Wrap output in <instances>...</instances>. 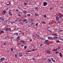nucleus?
I'll use <instances>...</instances> for the list:
<instances>
[{
  "label": "nucleus",
  "mask_w": 63,
  "mask_h": 63,
  "mask_svg": "<svg viewBox=\"0 0 63 63\" xmlns=\"http://www.w3.org/2000/svg\"><path fill=\"white\" fill-rule=\"evenodd\" d=\"M52 61H53V62H55V60L54 59Z\"/></svg>",
  "instance_id": "52"
},
{
  "label": "nucleus",
  "mask_w": 63,
  "mask_h": 63,
  "mask_svg": "<svg viewBox=\"0 0 63 63\" xmlns=\"http://www.w3.org/2000/svg\"><path fill=\"white\" fill-rule=\"evenodd\" d=\"M27 21V20L26 19H25V20H23V22H25V21Z\"/></svg>",
  "instance_id": "39"
},
{
  "label": "nucleus",
  "mask_w": 63,
  "mask_h": 63,
  "mask_svg": "<svg viewBox=\"0 0 63 63\" xmlns=\"http://www.w3.org/2000/svg\"><path fill=\"white\" fill-rule=\"evenodd\" d=\"M4 19H5L3 18L2 17H0V20H4Z\"/></svg>",
  "instance_id": "13"
},
{
  "label": "nucleus",
  "mask_w": 63,
  "mask_h": 63,
  "mask_svg": "<svg viewBox=\"0 0 63 63\" xmlns=\"http://www.w3.org/2000/svg\"><path fill=\"white\" fill-rule=\"evenodd\" d=\"M47 4V3L46 2H43V5L44 6H46Z\"/></svg>",
  "instance_id": "4"
},
{
  "label": "nucleus",
  "mask_w": 63,
  "mask_h": 63,
  "mask_svg": "<svg viewBox=\"0 0 63 63\" xmlns=\"http://www.w3.org/2000/svg\"><path fill=\"white\" fill-rule=\"evenodd\" d=\"M57 50V48H56V49H55L53 50L52 51H56V50Z\"/></svg>",
  "instance_id": "28"
},
{
  "label": "nucleus",
  "mask_w": 63,
  "mask_h": 63,
  "mask_svg": "<svg viewBox=\"0 0 63 63\" xmlns=\"http://www.w3.org/2000/svg\"><path fill=\"white\" fill-rule=\"evenodd\" d=\"M53 38L54 39H56L58 38V37L56 36H54L53 37Z\"/></svg>",
  "instance_id": "15"
},
{
  "label": "nucleus",
  "mask_w": 63,
  "mask_h": 63,
  "mask_svg": "<svg viewBox=\"0 0 63 63\" xmlns=\"http://www.w3.org/2000/svg\"><path fill=\"white\" fill-rule=\"evenodd\" d=\"M59 39L60 40H61L62 41H63V39L62 38V37H59Z\"/></svg>",
  "instance_id": "14"
},
{
  "label": "nucleus",
  "mask_w": 63,
  "mask_h": 63,
  "mask_svg": "<svg viewBox=\"0 0 63 63\" xmlns=\"http://www.w3.org/2000/svg\"><path fill=\"white\" fill-rule=\"evenodd\" d=\"M4 32L3 31H1V34L2 33H4Z\"/></svg>",
  "instance_id": "58"
},
{
  "label": "nucleus",
  "mask_w": 63,
  "mask_h": 63,
  "mask_svg": "<svg viewBox=\"0 0 63 63\" xmlns=\"http://www.w3.org/2000/svg\"><path fill=\"white\" fill-rule=\"evenodd\" d=\"M52 35L53 36H58L57 34H56L55 33H54L52 34Z\"/></svg>",
  "instance_id": "11"
},
{
  "label": "nucleus",
  "mask_w": 63,
  "mask_h": 63,
  "mask_svg": "<svg viewBox=\"0 0 63 63\" xmlns=\"http://www.w3.org/2000/svg\"><path fill=\"white\" fill-rule=\"evenodd\" d=\"M51 60H52V61L53 60V58H51Z\"/></svg>",
  "instance_id": "61"
},
{
  "label": "nucleus",
  "mask_w": 63,
  "mask_h": 63,
  "mask_svg": "<svg viewBox=\"0 0 63 63\" xmlns=\"http://www.w3.org/2000/svg\"><path fill=\"white\" fill-rule=\"evenodd\" d=\"M45 44H46V45H48V44H49V42H49V40H45Z\"/></svg>",
  "instance_id": "1"
},
{
  "label": "nucleus",
  "mask_w": 63,
  "mask_h": 63,
  "mask_svg": "<svg viewBox=\"0 0 63 63\" xmlns=\"http://www.w3.org/2000/svg\"><path fill=\"white\" fill-rule=\"evenodd\" d=\"M33 41V40L32 39H30V42H32Z\"/></svg>",
  "instance_id": "36"
},
{
  "label": "nucleus",
  "mask_w": 63,
  "mask_h": 63,
  "mask_svg": "<svg viewBox=\"0 0 63 63\" xmlns=\"http://www.w3.org/2000/svg\"><path fill=\"white\" fill-rule=\"evenodd\" d=\"M20 42L22 43H23V44H25L26 43V42L25 41L23 40H20Z\"/></svg>",
  "instance_id": "2"
},
{
  "label": "nucleus",
  "mask_w": 63,
  "mask_h": 63,
  "mask_svg": "<svg viewBox=\"0 0 63 63\" xmlns=\"http://www.w3.org/2000/svg\"><path fill=\"white\" fill-rule=\"evenodd\" d=\"M44 17L45 18H46V17H46V15H44Z\"/></svg>",
  "instance_id": "53"
},
{
  "label": "nucleus",
  "mask_w": 63,
  "mask_h": 63,
  "mask_svg": "<svg viewBox=\"0 0 63 63\" xmlns=\"http://www.w3.org/2000/svg\"><path fill=\"white\" fill-rule=\"evenodd\" d=\"M43 44L42 43H41L40 45L39 46L40 47H42L43 46Z\"/></svg>",
  "instance_id": "22"
},
{
  "label": "nucleus",
  "mask_w": 63,
  "mask_h": 63,
  "mask_svg": "<svg viewBox=\"0 0 63 63\" xmlns=\"http://www.w3.org/2000/svg\"><path fill=\"white\" fill-rule=\"evenodd\" d=\"M5 31H8V28H6Z\"/></svg>",
  "instance_id": "33"
},
{
  "label": "nucleus",
  "mask_w": 63,
  "mask_h": 63,
  "mask_svg": "<svg viewBox=\"0 0 63 63\" xmlns=\"http://www.w3.org/2000/svg\"><path fill=\"white\" fill-rule=\"evenodd\" d=\"M24 5H27V3H26V2H24Z\"/></svg>",
  "instance_id": "48"
},
{
  "label": "nucleus",
  "mask_w": 63,
  "mask_h": 63,
  "mask_svg": "<svg viewBox=\"0 0 63 63\" xmlns=\"http://www.w3.org/2000/svg\"><path fill=\"white\" fill-rule=\"evenodd\" d=\"M37 50V49H33L32 50V51H34V50Z\"/></svg>",
  "instance_id": "55"
},
{
  "label": "nucleus",
  "mask_w": 63,
  "mask_h": 63,
  "mask_svg": "<svg viewBox=\"0 0 63 63\" xmlns=\"http://www.w3.org/2000/svg\"><path fill=\"white\" fill-rule=\"evenodd\" d=\"M48 39H50L51 37H48Z\"/></svg>",
  "instance_id": "57"
},
{
  "label": "nucleus",
  "mask_w": 63,
  "mask_h": 63,
  "mask_svg": "<svg viewBox=\"0 0 63 63\" xmlns=\"http://www.w3.org/2000/svg\"><path fill=\"white\" fill-rule=\"evenodd\" d=\"M24 47L25 49H26L27 47V46H25Z\"/></svg>",
  "instance_id": "31"
},
{
  "label": "nucleus",
  "mask_w": 63,
  "mask_h": 63,
  "mask_svg": "<svg viewBox=\"0 0 63 63\" xmlns=\"http://www.w3.org/2000/svg\"><path fill=\"white\" fill-rule=\"evenodd\" d=\"M19 23L20 25H22V24H23V23L21 22H20Z\"/></svg>",
  "instance_id": "37"
},
{
  "label": "nucleus",
  "mask_w": 63,
  "mask_h": 63,
  "mask_svg": "<svg viewBox=\"0 0 63 63\" xmlns=\"http://www.w3.org/2000/svg\"><path fill=\"white\" fill-rule=\"evenodd\" d=\"M41 39H44V37H41Z\"/></svg>",
  "instance_id": "62"
},
{
  "label": "nucleus",
  "mask_w": 63,
  "mask_h": 63,
  "mask_svg": "<svg viewBox=\"0 0 63 63\" xmlns=\"http://www.w3.org/2000/svg\"><path fill=\"white\" fill-rule=\"evenodd\" d=\"M32 37H34V38H37V37L36 36H34V35H33Z\"/></svg>",
  "instance_id": "41"
},
{
  "label": "nucleus",
  "mask_w": 63,
  "mask_h": 63,
  "mask_svg": "<svg viewBox=\"0 0 63 63\" xmlns=\"http://www.w3.org/2000/svg\"><path fill=\"white\" fill-rule=\"evenodd\" d=\"M15 33V35L18 34V33Z\"/></svg>",
  "instance_id": "64"
},
{
  "label": "nucleus",
  "mask_w": 63,
  "mask_h": 63,
  "mask_svg": "<svg viewBox=\"0 0 63 63\" xmlns=\"http://www.w3.org/2000/svg\"><path fill=\"white\" fill-rule=\"evenodd\" d=\"M1 59L2 61L3 62V60H4L5 59V58H1Z\"/></svg>",
  "instance_id": "17"
},
{
  "label": "nucleus",
  "mask_w": 63,
  "mask_h": 63,
  "mask_svg": "<svg viewBox=\"0 0 63 63\" xmlns=\"http://www.w3.org/2000/svg\"><path fill=\"white\" fill-rule=\"evenodd\" d=\"M28 20H30H30L31 19V18H28Z\"/></svg>",
  "instance_id": "35"
},
{
  "label": "nucleus",
  "mask_w": 63,
  "mask_h": 63,
  "mask_svg": "<svg viewBox=\"0 0 63 63\" xmlns=\"http://www.w3.org/2000/svg\"><path fill=\"white\" fill-rule=\"evenodd\" d=\"M10 50L11 52H13V50H14V49L13 48H11Z\"/></svg>",
  "instance_id": "24"
},
{
  "label": "nucleus",
  "mask_w": 63,
  "mask_h": 63,
  "mask_svg": "<svg viewBox=\"0 0 63 63\" xmlns=\"http://www.w3.org/2000/svg\"><path fill=\"white\" fill-rule=\"evenodd\" d=\"M41 23H43L44 24H46V23L45 22H43L42 21L41 22Z\"/></svg>",
  "instance_id": "29"
},
{
  "label": "nucleus",
  "mask_w": 63,
  "mask_h": 63,
  "mask_svg": "<svg viewBox=\"0 0 63 63\" xmlns=\"http://www.w3.org/2000/svg\"><path fill=\"white\" fill-rule=\"evenodd\" d=\"M18 9H21V7L19 6L18 7Z\"/></svg>",
  "instance_id": "34"
},
{
  "label": "nucleus",
  "mask_w": 63,
  "mask_h": 63,
  "mask_svg": "<svg viewBox=\"0 0 63 63\" xmlns=\"http://www.w3.org/2000/svg\"><path fill=\"white\" fill-rule=\"evenodd\" d=\"M19 55L20 56V57H21V56H22V53H19Z\"/></svg>",
  "instance_id": "21"
},
{
  "label": "nucleus",
  "mask_w": 63,
  "mask_h": 63,
  "mask_svg": "<svg viewBox=\"0 0 63 63\" xmlns=\"http://www.w3.org/2000/svg\"><path fill=\"white\" fill-rule=\"evenodd\" d=\"M6 37L7 38H9L10 37L8 35H6Z\"/></svg>",
  "instance_id": "40"
},
{
  "label": "nucleus",
  "mask_w": 63,
  "mask_h": 63,
  "mask_svg": "<svg viewBox=\"0 0 63 63\" xmlns=\"http://www.w3.org/2000/svg\"><path fill=\"white\" fill-rule=\"evenodd\" d=\"M32 59L33 60V61H34V62H36V59H35V58H32Z\"/></svg>",
  "instance_id": "7"
},
{
  "label": "nucleus",
  "mask_w": 63,
  "mask_h": 63,
  "mask_svg": "<svg viewBox=\"0 0 63 63\" xmlns=\"http://www.w3.org/2000/svg\"><path fill=\"white\" fill-rule=\"evenodd\" d=\"M8 30L9 31H11L12 30H11V28H9L8 29Z\"/></svg>",
  "instance_id": "25"
},
{
  "label": "nucleus",
  "mask_w": 63,
  "mask_h": 63,
  "mask_svg": "<svg viewBox=\"0 0 63 63\" xmlns=\"http://www.w3.org/2000/svg\"><path fill=\"white\" fill-rule=\"evenodd\" d=\"M15 58H17V54H16L15 55Z\"/></svg>",
  "instance_id": "26"
},
{
  "label": "nucleus",
  "mask_w": 63,
  "mask_h": 63,
  "mask_svg": "<svg viewBox=\"0 0 63 63\" xmlns=\"http://www.w3.org/2000/svg\"><path fill=\"white\" fill-rule=\"evenodd\" d=\"M21 21V19H19V20H18V22H19V21Z\"/></svg>",
  "instance_id": "43"
},
{
  "label": "nucleus",
  "mask_w": 63,
  "mask_h": 63,
  "mask_svg": "<svg viewBox=\"0 0 63 63\" xmlns=\"http://www.w3.org/2000/svg\"><path fill=\"white\" fill-rule=\"evenodd\" d=\"M5 23H6V24H9L10 23V22L8 21H5Z\"/></svg>",
  "instance_id": "6"
},
{
  "label": "nucleus",
  "mask_w": 63,
  "mask_h": 63,
  "mask_svg": "<svg viewBox=\"0 0 63 63\" xmlns=\"http://www.w3.org/2000/svg\"><path fill=\"white\" fill-rule=\"evenodd\" d=\"M61 8H63V5H62L61 7H60Z\"/></svg>",
  "instance_id": "63"
},
{
  "label": "nucleus",
  "mask_w": 63,
  "mask_h": 63,
  "mask_svg": "<svg viewBox=\"0 0 63 63\" xmlns=\"http://www.w3.org/2000/svg\"><path fill=\"white\" fill-rule=\"evenodd\" d=\"M23 12L24 14H26V13H27V11L26 10H24L23 11Z\"/></svg>",
  "instance_id": "23"
},
{
  "label": "nucleus",
  "mask_w": 63,
  "mask_h": 63,
  "mask_svg": "<svg viewBox=\"0 0 63 63\" xmlns=\"http://www.w3.org/2000/svg\"><path fill=\"white\" fill-rule=\"evenodd\" d=\"M21 34H23V35L24 34V32H23V33H20L19 34L20 35Z\"/></svg>",
  "instance_id": "46"
},
{
  "label": "nucleus",
  "mask_w": 63,
  "mask_h": 63,
  "mask_svg": "<svg viewBox=\"0 0 63 63\" xmlns=\"http://www.w3.org/2000/svg\"><path fill=\"white\" fill-rule=\"evenodd\" d=\"M58 23L59 24H60V23H61V22L60 21H58Z\"/></svg>",
  "instance_id": "30"
},
{
  "label": "nucleus",
  "mask_w": 63,
  "mask_h": 63,
  "mask_svg": "<svg viewBox=\"0 0 63 63\" xmlns=\"http://www.w3.org/2000/svg\"><path fill=\"white\" fill-rule=\"evenodd\" d=\"M5 13H6V11L5 10H4L2 12V14L3 15H5Z\"/></svg>",
  "instance_id": "8"
},
{
  "label": "nucleus",
  "mask_w": 63,
  "mask_h": 63,
  "mask_svg": "<svg viewBox=\"0 0 63 63\" xmlns=\"http://www.w3.org/2000/svg\"><path fill=\"white\" fill-rule=\"evenodd\" d=\"M2 61L1 59H0V62H2Z\"/></svg>",
  "instance_id": "60"
},
{
  "label": "nucleus",
  "mask_w": 63,
  "mask_h": 63,
  "mask_svg": "<svg viewBox=\"0 0 63 63\" xmlns=\"http://www.w3.org/2000/svg\"><path fill=\"white\" fill-rule=\"evenodd\" d=\"M60 32H63V30H60L59 31Z\"/></svg>",
  "instance_id": "44"
},
{
  "label": "nucleus",
  "mask_w": 63,
  "mask_h": 63,
  "mask_svg": "<svg viewBox=\"0 0 63 63\" xmlns=\"http://www.w3.org/2000/svg\"><path fill=\"white\" fill-rule=\"evenodd\" d=\"M34 15L35 16H39L38 14H37V13H35L34 14Z\"/></svg>",
  "instance_id": "18"
},
{
  "label": "nucleus",
  "mask_w": 63,
  "mask_h": 63,
  "mask_svg": "<svg viewBox=\"0 0 63 63\" xmlns=\"http://www.w3.org/2000/svg\"><path fill=\"white\" fill-rule=\"evenodd\" d=\"M47 52L48 54H50V53H51L50 52V51L49 50H47Z\"/></svg>",
  "instance_id": "9"
},
{
  "label": "nucleus",
  "mask_w": 63,
  "mask_h": 63,
  "mask_svg": "<svg viewBox=\"0 0 63 63\" xmlns=\"http://www.w3.org/2000/svg\"><path fill=\"white\" fill-rule=\"evenodd\" d=\"M47 31H48L49 32H51V31H50L49 30H47Z\"/></svg>",
  "instance_id": "56"
},
{
  "label": "nucleus",
  "mask_w": 63,
  "mask_h": 63,
  "mask_svg": "<svg viewBox=\"0 0 63 63\" xmlns=\"http://www.w3.org/2000/svg\"><path fill=\"white\" fill-rule=\"evenodd\" d=\"M53 37H51L50 38V40H53Z\"/></svg>",
  "instance_id": "47"
},
{
  "label": "nucleus",
  "mask_w": 63,
  "mask_h": 63,
  "mask_svg": "<svg viewBox=\"0 0 63 63\" xmlns=\"http://www.w3.org/2000/svg\"><path fill=\"white\" fill-rule=\"evenodd\" d=\"M59 54L60 57H62V54H61V53H59Z\"/></svg>",
  "instance_id": "19"
},
{
  "label": "nucleus",
  "mask_w": 63,
  "mask_h": 63,
  "mask_svg": "<svg viewBox=\"0 0 63 63\" xmlns=\"http://www.w3.org/2000/svg\"><path fill=\"white\" fill-rule=\"evenodd\" d=\"M38 23H36L35 25L36 26H38Z\"/></svg>",
  "instance_id": "51"
},
{
  "label": "nucleus",
  "mask_w": 63,
  "mask_h": 63,
  "mask_svg": "<svg viewBox=\"0 0 63 63\" xmlns=\"http://www.w3.org/2000/svg\"><path fill=\"white\" fill-rule=\"evenodd\" d=\"M56 43H60V42L59 40H56Z\"/></svg>",
  "instance_id": "32"
},
{
  "label": "nucleus",
  "mask_w": 63,
  "mask_h": 63,
  "mask_svg": "<svg viewBox=\"0 0 63 63\" xmlns=\"http://www.w3.org/2000/svg\"><path fill=\"white\" fill-rule=\"evenodd\" d=\"M9 14L11 16H12V15H13L12 14V13H11V12L9 11Z\"/></svg>",
  "instance_id": "16"
},
{
  "label": "nucleus",
  "mask_w": 63,
  "mask_h": 63,
  "mask_svg": "<svg viewBox=\"0 0 63 63\" xmlns=\"http://www.w3.org/2000/svg\"><path fill=\"white\" fill-rule=\"evenodd\" d=\"M35 10H37L38 11L39 10V8L38 7H36L35 8Z\"/></svg>",
  "instance_id": "12"
},
{
  "label": "nucleus",
  "mask_w": 63,
  "mask_h": 63,
  "mask_svg": "<svg viewBox=\"0 0 63 63\" xmlns=\"http://www.w3.org/2000/svg\"><path fill=\"white\" fill-rule=\"evenodd\" d=\"M48 62H50L51 61V60H50V59H48Z\"/></svg>",
  "instance_id": "20"
},
{
  "label": "nucleus",
  "mask_w": 63,
  "mask_h": 63,
  "mask_svg": "<svg viewBox=\"0 0 63 63\" xmlns=\"http://www.w3.org/2000/svg\"><path fill=\"white\" fill-rule=\"evenodd\" d=\"M31 16V14H27V16Z\"/></svg>",
  "instance_id": "27"
},
{
  "label": "nucleus",
  "mask_w": 63,
  "mask_h": 63,
  "mask_svg": "<svg viewBox=\"0 0 63 63\" xmlns=\"http://www.w3.org/2000/svg\"><path fill=\"white\" fill-rule=\"evenodd\" d=\"M56 19L57 21H58V20H59V17H58V16H56Z\"/></svg>",
  "instance_id": "3"
},
{
  "label": "nucleus",
  "mask_w": 63,
  "mask_h": 63,
  "mask_svg": "<svg viewBox=\"0 0 63 63\" xmlns=\"http://www.w3.org/2000/svg\"><path fill=\"white\" fill-rule=\"evenodd\" d=\"M50 10H53V8L52 7H51L50 8Z\"/></svg>",
  "instance_id": "42"
},
{
  "label": "nucleus",
  "mask_w": 63,
  "mask_h": 63,
  "mask_svg": "<svg viewBox=\"0 0 63 63\" xmlns=\"http://www.w3.org/2000/svg\"><path fill=\"white\" fill-rule=\"evenodd\" d=\"M20 36L19 35H18V36L17 37V39H18V40H19V39H20V36H21V35H20Z\"/></svg>",
  "instance_id": "10"
},
{
  "label": "nucleus",
  "mask_w": 63,
  "mask_h": 63,
  "mask_svg": "<svg viewBox=\"0 0 63 63\" xmlns=\"http://www.w3.org/2000/svg\"><path fill=\"white\" fill-rule=\"evenodd\" d=\"M19 40V39H18L17 38V39H16V41H17V42H18V41Z\"/></svg>",
  "instance_id": "50"
},
{
  "label": "nucleus",
  "mask_w": 63,
  "mask_h": 63,
  "mask_svg": "<svg viewBox=\"0 0 63 63\" xmlns=\"http://www.w3.org/2000/svg\"><path fill=\"white\" fill-rule=\"evenodd\" d=\"M18 16H21V15H20V14L19 13L18 14Z\"/></svg>",
  "instance_id": "38"
},
{
  "label": "nucleus",
  "mask_w": 63,
  "mask_h": 63,
  "mask_svg": "<svg viewBox=\"0 0 63 63\" xmlns=\"http://www.w3.org/2000/svg\"><path fill=\"white\" fill-rule=\"evenodd\" d=\"M59 15L60 16V17H63V15L62 14L60 13L59 14Z\"/></svg>",
  "instance_id": "5"
},
{
  "label": "nucleus",
  "mask_w": 63,
  "mask_h": 63,
  "mask_svg": "<svg viewBox=\"0 0 63 63\" xmlns=\"http://www.w3.org/2000/svg\"><path fill=\"white\" fill-rule=\"evenodd\" d=\"M59 53V52L58 51L56 52V54H57V53Z\"/></svg>",
  "instance_id": "49"
},
{
  "label": "nucleus",
  "mask_w": 63,
  "mask_h": 63,
  "mask_svg": "<svg viewBox=\"0 0 63 63\" xmlns=\"http://www.w3.org/2000/svg\"><path fill=\"white\" fill-rule=\"evenodd\" d=\"M35 36H36V37H37L38 36V34H35Z\"/></svg>",
  "instance_id": "59"
},
{
  "label": "nucleus",
  "mask_w": 63,
  "mask_h": 63,
  "mask_svg": "<svg viewBox=\"0 0 63 63\" xmlns=\"http://www.w3.org/2000/svg\"><path fill=\"white\" fill-rule=\"evenodd\" d=\"M25 23L26 24H27V23H28V21H27L26 22H25Z\"/></svg>",
  "instance_id": "45"
},
{
  "label": "nucleus",
  "mask_w": 63,
  "mask_h": 63,
  "mask_svg": "<svg viewBox=\"0 0 63 63\" xmlns=\"http://www.w3.org/2000/svg\"><path fill=\"white\" fill-rule=\"evenodd\" d=\"M58 49H60V47L58 46Z\"/></svg>",
  "instance_id": "54"
}]
</instances>
